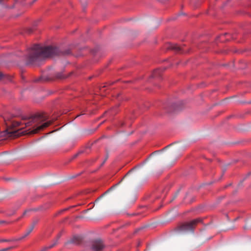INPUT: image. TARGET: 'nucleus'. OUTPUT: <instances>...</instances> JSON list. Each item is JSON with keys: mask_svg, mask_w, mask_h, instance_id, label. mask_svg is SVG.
Wrapping results in <instances>:
<instances>
[{"mask_svg": "<svg viewBox=\"0 0 251 251\" xmlns=\"http://www.w3.org/2000/svg\"><path fill=\"white\" fill-rule=\"evenodd\" d=\"M47 119V116L44 114H37L33 117L28 118L26 121L23 120V122L15 121L11 120L8 118H4V122L7 126L5 130L6 134L9 137H16L18 136L20 133H18V130L14 129V127H18L21 125H24L25 126H33L34 129L30 133L35 134L38 133L39 131L44 129L50 125L52 122L49 121L42 124Z\"/></svg>", "mask_w": 251, "mask_h": 251, "instance_id": "obj_1", "label": "nucleus"}, {"mask_svg": "<svg viewBox=\"0 0 251 251\" xmlns=\"http://www.w3.org/2000/svg\"><path fill=\"white\" fill-rule=\"evenodd\" d=\"M71 50L67 49L63 51L55 47L48 46L43 47L39 45H35L29 49L26 55L27 64H35L46 57H52L59 55H68Z\"/></svg>", "mask_w": 251, "mask_h": 251, "instance_id": "obj_2", "label": "nucleus"}, {"mask_svg": "<svg viewBox=\"0 0 251 251\" xmlns=\"http://www.w3.org/2000/svg\"><path fill=\"white\" fill-rule=\"evenodd\" d=\"M105 245L103 242L99 239L94 240L91 243V249L93 251H102Z\"/></svg>", "mask_w": 251, "mask_h": 251, "instance_id": "obj_3", "label": "nucleus"}, {"mask_svg": "<svg viewBox=\"0 0 251 251\" xmlns=\"http://www.w3.org/2000/svg\"><path fill=\"white\" fill-rule=\"evenodd\" d=\"M200 222L201 220L196 219L189 223H185L181 226L182 229L186 231H193L196 225Z\"/></svg>", "mask_w": 251, "mask_h": 251, "instance_id": "obj_4", "label": "nucleus"}, {"mask_svg": "<svg viewBox=\"0 0 251 251\" xmlns=\"http://www.w3.org/2000/svg\"><path fill=\"white\" fill-rule=\"evenodd\" d=\"M168 49L174 50L175 51L178 53L183 52L184 50L181 47L178 46L177 44H170L168 45Z\"/></svg>", "mask_w": 251, "mask_h": 251, "instance_id": "obj_5", "label": "nucleus"}, {"mask_svg": "<svg viewBox=\"0 0 251 251\" xmlns=\"http://www.w3.org/2000/svg\"><path fill=\"white\" fill-rule=\"evenodd\" d=\"M37 223V221H34L32 222V224L29 226V227L27 228V230L26 231L25 233L24 234V235L20 238V239H23L25 237H26L27 235H28L32 231L33 228L35 227V226Z\"/></svg>", "mask_w": 251, "mask_h": 251, "instance_id": "obj_6", "label": "nucleus"}, {"mask_svg": "<svg viewBox=\"0 0 251 251\" xmlns=\"http://www.w3.org/2000/svg\"><path fill=\"white\" fill-rule=\"evenodd\" d=\"M81 238L78 236H75L68 241V243L78 244L81 241Z\"/></svg>", "mask_w": 251, "mask_h": 251, "instance_id": "obj_7", "label": "nucleus"}, {"mask_svg": "<svg viewBox=\"0 0 251 251\" xmlns=\"http://www.w3.org/2000/svg\"><path fill=\"white\" fill-rule=\"evenodd\" d=\"M2 79H6L10 80L11 77L9 76L6 75H4L2 72H0V80Z\"/></svg>", "mask_w": 251, "mask_h": 251, "instance_id": "obj_8", "label": "nucleus"}, {"mask_svg": "<svg viewBox=\"0 0 251 251\" xmlns=\"http://www.w3.org/2000/svg\"><path fill=\"white\" fill-rule=\"evenodd\" d=\"M57 240H56L53 244H52L50 246H49L48 247H45L44 248V249H43L42 250H41V251H46L47 250H48V249H51V248L53 247L56 244H57Z\"/></svg>", "mask_w": 251, "mask_h": 251, "instance_id": "obj_9", "label": "nucleus"}, {"mask_svg": "<svg viewBox=\"0 0 251 251\" xmlns=\"http://www.w3.org/2000/svg\"><path fill=\"white\" fill-rule=\"evenodd\" d=\"M161 71L160 69H157L154 70L152 74V77H155L158 76L159 75Z\"/></svg>", "mask_w": 251, "mask_h": 251, "instance_id": "obj_10", "label": "nucleus"}, {"mask_svg": "<svg viewBox=\"0 0 251 251\" xmlns=\"http://www.w3.org/2000/svg\"><path fill=\"white\" fill-rule=\"evenodd\" d=\"M132 171V170H130V171H129L128 172V173L124 176V177L122 179V180L121 181H120L118 184H117L115 186H117V185H119V184L120 183H121V182L123 180V179H124L126 176H127Z\"/></svg>", "mask_w": 251, "mask_h": 251, "instance_id": "obj_11", "label": "nucleus"}, {"mask_svg": "<svg viewBox=\"0 0 251 251\" xmlns=\"http://www.w3.org/2000/svg\"><path fill=\"white\" fill-rule=\"evenodd\" d=\"M56 77L58 78L62 79L64 78V76L62 75L61 74L59 73L56 75Z\"/></svg>", "mask_w": 251, "mask_h": 251, "instance_id": "obj_12", "label": "nucleus"}, {"mask_svg": "<svg viewBox=\"0 0 251 251\" xmlns=\"http://www.w3.org/2000/svg\"><path fill=\"white\" fill-rule=\"evenodd\" d=\"M12 248V247L7 248H5V249L0 250V251H7L10 250Z\"/></svg>", "mask_w": 251, "mask_h": 251, "instance_id": "obj_13", "label": "nucleus"}, {"mask_svg": "<svg viewBox=\"0 0 251 251\" xmlns=\"http://www.w3.org/2000/svg\"><path fill=\"white\" fill-rule=\"evenodd\" d=\"M108 157H109L108 154H106V156H105V159H104V160L103 161V162H102V165H103V164L105 162V161H106L107 160V159H108Z\"/></svg>", "mask_w": 251, "mask_h": 251, "instance_id": "obj_14", "label": "nucleus"}, {"mask_svg": "<svg viewBox=\"0 0 251 251\" xmlns=\"http://www.w3.org/2000/svg\"><path fill=\"white\" fill-rule=\"evenodd\" d=\"M178 194V191L175 194V195L174 196L173 199L172 201L175 200L177 197Z\"/></svg>", "mask_w": 251, "mask_h": 251, "instance_id": "obj_15", "label": "nucleus"}, {"mask_svg": "<svg viewBox=\"0 0 251 251\" xmlns=\"http://www.w3.org/2000/svg\"><path fill=\"white\" fill-rule=\"evenodd\" d=\"M37 0H33V1L30 3V5L33 4L35 1H36Z\"/></svg>", "mask_w": 251, "mask_h": 251, "instance_id": "obj_16", "label": "nucleus"}, {"mask_svg": "<svg viewBox=\"0 0 251 251\" xmlns=\"http://www.w3.org/2000/svg\"><path fill=\"white\" fill-rule=\"evenodd\" d=\"M9 241V240H0V242H8Z\"/></svg>", "mask_w": 251, "mask_h": 251, "instance_id": "obj_17", "label": "nucleus"}, {"mask_svg": "<svg viewBox=\"0 0 251 251\" xmlns=\"http://www.w3.org/2000/svg\"><path fill=\"white\" fill-rule=\"evenodd\" d=\"M100 198H101V197H100V198H98V199L96 200V201H95V202H97V201H99V200H100Z\"/></svg>", "mask_w": 251, "mask_h": 251, "instance_id": "obj_18", "label": "nucleus"}, {"mask_svg": "<svg viewBox=\"0 0 251 251\" xmlns=\"http://www.w3.org/2000/svg\"><path fill=\"white\" fill-rule=\"evenodd\" d=\"M27 212V211H25V212L23 213V215H25Z\"/></svg>", "mask_w": 251, "mask_h": 251, "instance_id": "obj_19", "label": "nucleus"}, {"mask_svg": "<svg viewBox=\"0 0 251 251\" xmlns=\"http://www.w3.org/2000/svg\"><path fill=\"white\" fill-rule=\"evenodd\" d=\"M2 2V0H0V3Z\"/></svg>", "mask_w": 251, "mask_h": 251, "instance_id": "obj_20", "label": "nucleus"}]
</instances>
